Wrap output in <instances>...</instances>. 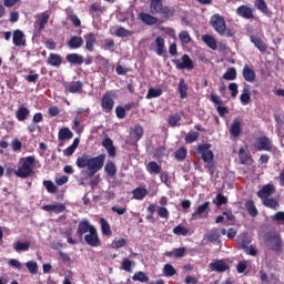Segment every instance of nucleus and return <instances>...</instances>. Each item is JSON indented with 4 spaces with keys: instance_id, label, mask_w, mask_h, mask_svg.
Returning <instances> with one entry per match:
<instances>
[{
    "instance_id": "f257e3e1",
    "label": "nucleus",
    "mask_w": 284,
    "mask_h": 284,
    "mask_svg": "<svg viewBox=\"0 0 284 284\" xmlns=\"http://www.w3.org/2000/svg\"><path fill=\"white\" fill-rule=\"evenodd\" d=\"M75 165L79 170L88 168V175L92 179L97 172L103 170V165H105V153L94 158L88 153H83L77 159Z\"/></svg>"
},
{
    "instance_id": "f03ea898",
    "label": "nucleus",
    "mask_w": 284,
    "mask_h": 284,
    "mask_svg": "<svg viewBox=\"0 0 284 284\" xmlns=\"http://www.w3.org/2000/svg\"><path fill=\"white\" fill-rule=\"evenodd\" d=\"M77 235L79 236L80 241L89 245L90 247H100L101 245V237H99V232L94 225L90 224V221L82 220L78 224Z\"/></svg>"
},
{
    "instance_id": "7ed1b4c3",
    "label": "nucleus",
    "mask_w": 284,
    "mask_h": 284,
    "mask_svg": "<svg viewBox=\"0 0 284 284\" xmlns=\"http://www.w3.org/2000/svg\"><path fill=\"white\" fill-rule=\"evenodd\" d=\"M34 155H29L20 159V165L18 170L14 171L16 176L18 179H28V176H32L34 174Z\"/></svg>"
},
{
    "instance_id": "20e7f679",
    "label": "nucleus",
    "mask_w": 284,
    "mask_h": 284,
    "mask_svg": "<svg viewBox=\"0 0 284 284\" xmlns=\"http://www.w3.org/2000/svg\"><path fill=\"white\" fill-rule=\"evenodd\" d=\"M211 148L212 144L210 143L199 144L195 152L200 154L202 161L207 164L210 174H214V152L210 150Z\"/></svg>"
},
{
    "instance_id": "39448f33",
    "label": "nucleus",
    "mask_w": 284,
    "mask_h": 284,
    "mask_svg": "<svg viewBox=\"0 0 284 284\" xmlns=\"http://www.w3.org/2000/svg\"><path fill=\"white\" fill-rule=\"evenodd\" d=\"M264 243L272 252H281L283 250V237L276 231H268L264 234Z\"/></svg>"
},
{
    "instance_id": "423d86ee",
    "label": "nucleus",
    "mask_w": 284,
    "mask_h": 284,
    "mask_svg": "<svg viewBox=\"0 0 284 284\" xmlns=\"http://www.w3.org/2000/svg\"><path fill=\"white\" fill-rule=\"evenodd\" d=\"M210 23L212 28L221 37H225V30H227V24L225 23V18L223 16L215 13L211 17Z\"/></svg>"
},
{
    "instance_id": "0eeeda50",
    "label": "nucleus",
    "mask_w": 284,
    "mask_h": 284,
    "mask_svg": "<svg viewBox=\"0 0 284 284\" xmlns=\"http://www.w3.org/2000/svg\"><path fill=\"white\" fill-rule=\"evenodd\" d=\"M254 148L257 152H272V140L267 135H262L255 140Z\"/></svg>"
},
{
    "instance_id": "6e6552de",
    "label": "nucleus",
    "mask_w": 284,
    "mask_h": 284,
    "mask_svg": "<svg viewBox=\"0 0 284 284\" xmlns=\"http://www.w3.org/2000/svg\"><path fill=\"white\" fill-rule=\"evenodd\" d=\"M181 61L175 60V68L178 70H194V61L190 59L189 54H183Z\"/></svg>"
},
{
    "instance_id": "1a4fd4ad",
    "label": "nucleus",
    "mask_w": 284,
    "mask_h": 284,
    "mask_svg": "<svg viewBox=\"0 0 284 284\" xmlns=\"http://www.w3.org/2000/svg\"><path fill=\"white\" fill-rule=\"evenodd\" d=\"M101 108L104 112H112L114 110V99L112 93L105 92L101 99Z\"/></svg>"
},
{
    "instance_id": "9d476101",
    "label": "nucleus",
    "mask_w": 284,
    "mask_h": 284,
    "mask_svg": "<svg viewBox=\"0 0 284 284\" xmlns=\"http://www.w3.org/2000/svg\"><path fill=\"white\" fill-rule=\"evenodd\" d=\"M236 14L242 19L252 20L254 19V9L250 8L247 4H242L237 7Z\"/></svg>"
},
{
    "instance_id": "9b49d317",
    "label": "nucleus",
    "mask_w": 284,
    "mask_h": 284,
    "mask_svg": "<svg viewBox=\"0 0 284 284\" xmlns=\"http://www.w3.org/2000/svg\"><path fill=\"white\" fill-rule=\"evenodd\" d=\"M152 49H154L158 57H163V54H165V39L161 36H158L155 38L154 44H151V50Z\"/></svg>"
},
{
    "instance_id": "f8f14e48",
    "label": "nucleus",
    "mask_w": 284,
    "mask_h": 284,
    "mask_svg": "<svg viewBox=\"0 0 284 284\" xmlns=\"http://www.w3.org/2000/svg\"><path fill=\"white\" fill-rule=\"evenodd\" d=\"M274 192H276V187L274 186V184H266L262 186L260 191H257V196L262 201H265L266 199H270V196H272Z\"/></svg>"
},
{
    "instance_id": "ddd939ff",
    "label": "nucleus",
    "mask_w": 284,
    "mask_h": 284,
    "mask_svg": "<svg viewBox=\"0 0 284 284\" xmlns=\"http://www.w3.org/2000/svg\"><path fill=\"white\" fill-rule=\"evenodd\" d=\"M242 75L244 81L247 83H254L256 81V71L250 67V64H245L243 70H242Z\"/></svg>"
},
{
    "instance_id": "4468645a",
    "label": "nucleus",
    "mask_w": 284,
    "mask_h": 284,
    "mask_svg": "<svg viewBox=\"0 0 284 284\" xmlns=\"http://www.w3.org/2000/svg\"><path fill=\"white\" fill-rule=\"evenodd\" d=\"M85 50L89 52H94V45H97V34L89 32L84 34Z\"/></svg>"
},
{
    "instance_id": "2eb2a0df",
    "label": "nucleus",
    "mask_w": 284,
    "mask_h": 284,
    "mask_svg": "<svg viewBox=\"0 0 284 284\" xmlns=\"http://www.w3.org/2000/svg\"><path fill=\"white\" fill-rule=\"evenodd\" d=\"M13 45L16 48H21L22 45H26V34L21 30L13 31L12 36Z\"/></svg>"
},
{
    "instance_id": "dca6fc26",
    "label": "nucleus",
    "mask_w": 284,
    "mask_h": 284,
    "mask_svg": "<svg viewBox=\"0 0 284 284\" xmlns=\"http://www.w3.org/2000/svg\"><path fill=\"white\" fill-rule=\"evenodd\" d=\"M212 272H227L230 270V264L225 263L223 260H216L210 264Z\"/></svg>"
},
{
    "instance_id": "f3484780",
    "label": "nucleus",
    "mask_w": 284,
    "mask_h": 284,
    "mask_svg": "<svg viewBox=\"0 0 284 284\" xmlns=\"http://www.w3.org/2000/svg\"><path fill=\"white\" fill-rule=\"evenodd\" d=\"M67 92H70L71 94H77L83 92V82L81 81H71L65 87Z\"/></svg>"
},
{
    "instance_id": "a211bd4d",
    "label": "nucleus",
    "mask_w": 284,
    "mask_h": 284,
    "mask_svg": "<svg viewBox=\"0 0 284 284\" xmlns=\"http://www.w3.org/2000/svg\"><path fill=\"white\" fill-rule=\"evenodd\" d=\"M139 19L145 23V26H156L159 19L150 13L141 12Z\"/></svg>"
},
{
    "instance_id": "6ab92c4d",
    "label": "nucleus",
    "mask_w": 284,
    "mask_h": 284,
    "mask_svg": "<svg viewBox=\"0 0 284 284\" xmlns=\"http://www.w3.org/2000/svg\"><path fill=\"white\" fill-rule=\"evenodd\" d=\"M65 60L72 65H83L84 58L79 53H69L67 54Z\"/></svg>"
},
{
    "instance_id": "aec40b11",
    "label": "nucleus",
    "mask_w": 284,
    "mask_h": 284,
    "mask_svg": "<svg viewBox=\"0 0 284 284\" xmlns=\"http://www.w3.org/2000/svg\"><path fill=\"white\" fill-rule=\"evenodd\" d=\"M42 210H44V212L61 214V212H65V206L63 204H47L42 206Z\"/></svg>"
},
{
    "instance_id": "412c9836",
    "label": "nucleus",
    "mask_w": 284,
    "mask_h": 284,
    "mask_svg": "<svg viewBox=\"0 0 284 284\" xmlns=\"http://www.w3.org/2000/svg\"><path fill=\"white\" fill-rule=\"evenodd\" d=\"M48 21H50V11H44L40 14V19L38 22V31L42 32V30H45V26H48Z\"/></svg>"
},
{
    "instance_id": "4be33fe9",
    "label": "nucleus",
    "mask_w": 284,
    "mask_h": 284,
    "mask_svg": "<svg viewBox=\"0 0 284 284\" xmlns=\"http://www.w3.org/2000/svg\"><path fill=\"white\" fill-rule=\"evenodd\" d=\"M74 136V133L71 132L70 128L64 126L59 130L58 139L59 141H70Z\"/></svg>"
},
{
    "instance_id": "5701e85b",
    "label": "nucleus",
    "mask_w": 284,
    "mask_h": 284,
    "mask_svg": "<svg viewBox=\"0 0 284 284\" xmlns=\"http://www.w3.org/2000/svg\"><path fill=\"white\" fill-rule=\"evenodd\" d=\"M68 45L71 50H79V48H82L83 45V38L79 36H73L68 41Z\"/></svg>"
},
{
    "instance_id": "b1692460",
    "label": "nucleus",
    "mask_w": 284,
    "mask_h": 284,
    "mask_svg": "<svg viewBox=\"0 0 284 284\" xmlns=\"http://www.w3.org/2000/svg\"><path fill=\"white\" fill-rule=\"evenodd\" d=\"M63 63V58L57 53H50L48 58V64L53 68H59Z\"/></svg>"
},
{
    "instance_id": "393cba45",
    "label": "nucleus",
    "mask_w": 284,
    "mask_h": 284,
    "mask_svg": "<svg viewBox=\"0 0 284 284\" xmlns=\"http://www.w3.org/2000/svg\"><path fill=\"white\" fill-rule=\"evenodd\" d=\"M251 42H253V44L255 45V48H257V50H260V52H267V44H265L263 39L256 36H252Z\"/></svg>"
},
{
    "instance_id": "a878e982",
    "label": "nucleus",
    "mask_w": 284,
    "mask_h": 284,
    "mask_svg": "<svg viewBox=\"0 0 284 284\" xmlns=\"http://www.w3.org/2000/svg\"><path fill=\"white\" fill-rule=\"evenodd\" d=\"M202 41L210 48L211 50H216L219 44L216 43V38L214 36L204 34L202 37Z\"/></svg>"
},
{
    "instance_id": "bb28decb",
    "label": "nucleus",
    "mask_w": 284,
    "mask_h": 284,
    "mask_svg": "<svg viewBox=\"0 0 284 284\" xmlns=\"http://www.w3.org/2000/svg\"><path fill=\"white\" fill-rule=\"evenodd\" d=\"M163 10V0H151L150 12L151 14H160Z\"/></svg>"
},
{
    "instance_id": "cd10ccee",
    "label": "nucleus",
    "mask_w": 284,
    "mask_h": 284,
    "mask_svg": "<svg viewBox=\"0 0 284 284\" xmlns=\"http://www.w3.org/2000/svg\"><path fill=\"white\" fill-rule=\"evenodd\" d=\"M100 227L103 236H112V229L110 227V222L105 217L100 219Z\"/></svg>"
},
{
    "instance_id": "c85d7f7f",
    "label": "nucleus",
    "mask_w": 284,
    "mask_h": 284,
    "mask_svg": "<svg viewBox=\"0 0 284 284\" xmlns=\"http://www.w3.org/2000/svg\"><path fill=\"white\" fill-rule=\"evenodd\" d=\"M239 159L242 165H247V163L252 161V154L250 152H246L245 149L241 148L239 150Z\"/></svg>"
},
{
    "instance_id": "c756f323",
    "label": "nucleus",
    "mask_w": 284,
    "mask_h": 284,
    "mask_svg": "<svg viewBox=\"0 0 284 284\" xmlns=\"http://www.w3.org/2000/svg\"><path fill=\"white\" fill-rule=\"evenodd\" d=\"M103 14V12H108V8L101 6V2H93L89 9V14L94 16V13Z\"/></svg>"
},
{
    "instance_id": "7c9ffc66",
    "label": "nucleus",
    "mask_w": 284,
    "mask_h": 284,
    "mask_svg": "<svg viewBox=\"0 0 284 284\" xmlns=\"http://www.w3.org/2000/svg\"><path fill=\"white\" fill-rule=\"evenodd\" d=\"M30 116V109L26 106H20L16 112V119L18 121H26Z\"/></svg>"
},
{
    "instance_id": "2f4dec72",
    "label": "nucleus",
    "mask_w": 284,
    "mask_h": 284,
    "mask_svg": "<svg viewBox=\"0 0 284 284\" xmlns=\"http://www.w3.org/2000/svg\"><path fill=\"white\" fill-rule=\"evenodd\" d=\"M132 194L135 201H143L148 194V189L139 186L132 191Z\"/></svg>"
},
{
    "instance_id": "473e14b6",
    "label": "nucleus",
    "mask_w": 284,
    "mask_h": 284,
    "mask_svg": "<svg viewBox=\"0 0 284 284\" xmlns=\"http://www.w3.org/2000/svg\"><path fill=\"white\" fill-rule=\"evenodd\" d=\"M240 101L243 105H248L250 101H252V95L250 94V85H245L243 88Z\"/></svg>"
},
{
    "instance_id": "72a5a7b5",
    "label": "nucleus",
    "mask_w": 284,
    "mask_h": 284,
    "mask_svg": "<svg viewBox=\"0 0 284 284\" xmlns=\"http://www.w3.org/2000/svg\"><path fill=\"white\" fill-rule=\"evenodd\" d=\"M236 77H239V73L236 72V68L231 67L222 75V79H224V81H236Z\"/></svg>"
},
{
    "instance_id": "f704fd0d",
    "label": "nucleus",
    "mask_w": 284,
    "mask_h": 284,
    "mask_svg": "<svg viewBox=\"0 0 284 284\" xmlns=\"http://www.w3.org/2000/svg\"><path fill=\"white\" fill-rule=\"evenodd\" d=\"M79 143H81V140H79V138H75L73 140L72 144L63 151V155L72 156V154H74V152H77V148H79Z\"/></svg>"
},
{
    "instance_id": "c9c22d12",
    "label": "nucleus",
    "mask_w": 284,
    "mask_h": 284,
    "mask_svg": "<svg viewBox=\"0 0 284 284\" xmlns=\"http://www.w3.org/2000/svg\"><path fill=\"white\" fill-rule=\"evenodd\" d=\"M262 203L270 210H278L281 207V204L274 197H266V200H262Z\"/></svg>"
},
{
    "instance_id": "e433bc0d",
    "label": "nucleus",
    "mask_w": 284,
    "mask_h": 284,
    "mask_svg": "<svg viewBox=\"0 0 284 284\" xmlns=\"http://www.w3.org/2000/svg\"><path fill=\"white\" fill-rule=\"evenodd\" d=\"M160 13L164 19H172V17L176 14V9H174V7L164 6L162 7V11H160Z\"/></svg>"
},
{
    "instance_id": "4c0bfd02",
    "label": "nucleus",
    "mask_w": 284,
    "mask_h": 284,
    "mask_svg": "<svg viewBox=\"0 0 284 284\" xmlns=\"http://www.w3.org/2000/svg\"><path fill=\"white\" fill-rule=\"evenodd\" d=\"M149 174H161V165L156 161H151L146 164Z\"/></svg>"
},
{
    "instance_id": "58836bf2",
    "label": "nucleus",
    "mask_w": 284,
    "mask_h": 284,
    "mask_svg": "<svg viewBox=\"0 0 284 284\" xmlns=\"http://www.w3.org/2000/svg\"><path fill=\"white\" fill-rule=\"evenodd\" d=\"M254 6L256 10L262 12V14H267L270 12V8L267 7V2H265V0H255Z\"/></svg>"
},
{
    "instance_id": "ea45409f",
    "label": "nucleus",
    "mask_w": 284,
    "mask_h": 284,
    "mask_svg": "<svg viewBox=\"0 0 284 284\" xmlns=\"http://www.w3.org/2000/svg\"><path fill=\"white\" fill-rule=\"evenodd\" d=\"M187 83H185L184 79H181L178 85V91L180 92L181 99H187Z\"/></svg>"
},
{
    "instance_id": "a19ab883",
    "label": "nucleus",
    "mask_w": 284,
    "mask_h": 284,
    "mask_svg": "<svg viewBox=\"0 0 284 284\" xmlns=\"http://www.w3.org/2000/svg\"><path fill=\"white\" fill-rule=\"evenodd\" d=\"M245 207L250 216H258V210L256 209V204L252 200L246 201Z\"/></svg>"
},
{
    "instance_id": "79ce46f5",
    "label": "nucleus",
    "mask_w": 284,
    "mask_h": 284,
    "mask_svg": "<svg viewBox=\"0 0 284 284\" xmlns=\"http://www.w3.org/2000/svg\"><path fill=\"white\" fill-rule=\"evenodd\" d=\"M13 250L17 252H28L30 250V242L17 241L13 243Z\"/></svg>"
},
{
    "instance_id": "37998d69",
    "label": "nucleus",
    "mask_w": 284,
    "mask_h": 284,
    "mask_svg": "<svg viewBox=\"0 0 284 284\" xmlns=\"http://www.w3.org/2000/svg\"><path fill=\"white\" fill-rule=\"evenodd\" d=\"M104 172H106L109 176H116V164L112 161H108L104 165Z\"/></svg>"
},
{
    "instance_id": "c03bdc74",
    "label": "nucleus",
    "mask_w": 284,
    "mask_h": 284,
    "mask_svg": "<svg viewBox=\"0 0 284 284\" xmlns=\"http://www.w3.org/2000/svg\"><path fill=\"white\" fill-rule=\"evenodd\" d=\"M173 234H175V236H187V234H190V229L183 226V225H178L172 230Z\"/></svg>"
},
{
    "instance_id": "a18cd8bd",
    "label": "nucleus",
    "mask_w": 284,
    "mask_h": 284,
    "mask_svg": "<svg viewBox=\"0 0 284 284\" xmlns=\"http://www.w3.org/2000/svg\"><path fill=\"white\" fill-rule=\"evenodd\" d=\"M207 210H210V202H204L197 206L196 211L192 214V217L196 219V216H201V214H204Z\"/></svg>"
},
{
    "instance_id": "49530a36",
    "label": "nucleus",
    "mask_w": 284,
    "mask_h": 284,
    "mask_svg": "<svg viewBox=\"0 0 284 284\" xmlns=\"http://www.w3.org/2000/svg\"><path fill=\"white\" fill-rule=\"evenodd\" d=\"M213 203L214 205H216V207L227 205V196L223 195L222 193H217L215 199L213 200Z\"/></svg>"
},
{
    "instance_id": "de8ad7c7",
    "label": "nucleus",
    "mask_w": 284,
    "mask_h": 284,
    "mask_svg": "<svg viewBox=\"0 0 284 284\" xmlns=\"http://www.w3.org/2000/svg\"><path fill=\"white\" fill-rule=\"evenodd\" d=\"M161 94H163V89H154V88H150L145 99H159V97H161Z\"/></svg>"
},
{
    "instance_id": "09e8293b",
    "label": "nucleus",
    "mask_w": 284,
    "mask_h": 284,
    "mask_svg": "<svg viewBox=\"0 0 284 284\" xmlns=\"http://www.w3.org/2000/svg\"><path fill=\"white\" fill-rule=\"evenodd\" d=\"M232 136H241V121L234 120L231 125Z\"/></svg>"
},
{
    "instance_id": "8fccbe9b",
    "label": "nucleus",
    "mask_w": 284,
    "mask_h": 284,
    "mask_svg": "<svg viewBox=\"0 0 284 284\" xmlns=\"http://www.w3.org/2000/svg\"><path fill=\"white\" fill-rule=\"evenodd\" d=\"M144 130L141 124H138L133 129V136L136 142L141 141L143 139Z\"/></svg>"
},
{
    "instance_id": "3c124183",
    "label": "nucleus",
    "mask_w": 284,
    "mask_h": 284,
    "mask_svg": "<svg viewBox=\"0 0 284 284\" xmlns=\"http://www.w3.org/2000/svg\"><path fill=\"white\" fill-rule=\"evenodd\" d=\"M26 267L30 274H39V264L36 261L27 262Z\"/></svg>"
},
{
    "instance_id": "603ef678",
    "label": "nucleus",
    "mask_w": 284,
    "mask_h": 284,
    "mask_svg": "<svg viewBox=\"0 0 284 284\" xmlns=\"http://www.w3.org/2000/svg\"><path fill=\"white\" fill-rule=\"evenodd\" d=\"M132 281H139L140 283H149L150 277H148L145 273L140 271L132 276Z\"/></svg>"
},
{
    "instance_id": "864d4df0",
    "label": "nucleus",
    "mask_w": 284,
    "mask_h": 284,
    "mask_svg": "<svg viewBox=\"0 0 284 284\" xmlns=\"http://www.w3.org/2000/svg\"><path fill=\"white\" fill-rule=\"evenodd\" d=\"M43 185H44L47 192H49V194H57L58 189H57V185H54V182H52L50 180H44Z\"/></svg>"
},
{
    "instance_id": "5fc2aeb1",
    "label": "nucleus",
    "mask_w": 284,
    "mask_h": 284,
    "mask_svg": "<svg viewBox=\"0 0 284 284\" xmlns=\"http://www.w3.org/2000/svg\"><path fill=\"white\" fill-rule=\"evenodd\" d=\"M207 241L210 243H216L221 239V234L219 233V230L213 229L206 236Z\"/></svg>"
},
{
    "instance_id": "6e6d98bb",
    "label": "nucleus",
    "mask_w": 284,
    "mask_h": 284,
    "mask_svg": "<svg viewBox=\"0 0 284 284\" xmlns=\"http://www.w3.org/2000/svg\"><path fill=\"white\" fill-rule=\"evenodd\" d=\"M175 159L178 161H185L187 159V149L185 146H181L176 152H175Z\"/></svg>"
},
{
    "instance_id": "4d7b16f0",
    "label": "nucleus",
    "mask_w": 284,
    "mask_h": 284,
    "mask_svg": "<svg viewBox=\"0 0 284 284\" xmlns=\"http://www.w3.org/2000/svg\"><path fill=\"white\" fill-rule=\"evenodd\" d=\"M24 79L28 83H37L39 81V73L36 70H29V74Z\"/></svg>"
},
{
    "instance_id": "13d9d810",
    "label": "nucleus",
    "mask_w": 284,
    "mask_h": 284,
    "mask_svg": "<svg viewBox=\"0 0 284 284\" xmlns=\"http://www.w3.org/2000/svg\"><path fill=\"white\" fill-rule=\"evenodd\" d=\"M179 39H180L181 43H183L184 45H187V43H190L192 41V37H190V33L187 31L180 32Z\"/></svg>"
},
{
    "instance_id": "bf43d9fd",
    "label": "nucleus",
    "mask_w": 284,
    "mask_h": 284,
    "mask_svg": "<svg viewBox=\"0 0 284 284\" xmlns=\"http://www.w3.org/2000/svg\"><path fill=\"white\" fill-rule=\"evenodd\" d=\"M185 143H194L199 141V132L191 131L184 138Z\"/></svg>"
},
{
    "instance_id": "052dcab7",
    "label": "nucleus",
    "mask_w": 284,
    "mask_h": 284,
    "mask_svg": "<svg viewBox=\"0 0 284 284\" xmlns=\"http://www.w3.org/2000/svg\"><path fill=\"white\" fill-rule=\"evenodd\" d=\"M179 121H181V115L179 113L169 116L168 123L171 125V128H176L179 125Z\"/></svg>"
},
{
    "instance_id": "680f3d73",
    "label": "nucleus",
    "mask_w": 284,
    "mask_h": 284,
    "mask_svg": "<svg viewBox=\"0 0 284 284\" xmlns=\"http://www.w3.org/2000/svg\"><path fill=\"white\" fill-rule=\"evenodd\" d=\"M229 90L231 92L232 99H236V97H239V84L237 83L231 82L229 84Z\"/></svg>"
},
{
    "instance_id": "e2e57ef3",
    "label": "nucleus",
    "mask_w": 284,
    "mask_h": 284,
    "mask_svg": "<svg viewBox=\"0 0 284 284\" xmlns=\"http://www.w3.org/2000/svg\"><path fill=\"white\" fill-rule=\"evenodd\" d=\"M163 273L166 276H174L176 274V268H174L172 264H165L163 268Z\"/></svg>"
},
{
    "instance_id": "0e129e2a",
    "label": "nucleus",
    "mask_w": 284,
    "mask_h": 284,
    "mask_svg": "<svg viewBox=\"0 0 284 284\" xmlns=\"http://www.w3.org/2000/svg\"><path fill=\"white\" fill-rule=\"evenodd\" d=\"M73 128H72V130H74V132H77V134H81V132H83V130H84V126H83V124H81V121L79 120V118H75L74 120H73Z\"/></svg>"
},
{
    "instance_id": "69168bd1",
    "label": "nucleus",
    "mask_w": 284,
    "mask_h": 284,
    "mask_svg": "<svg viewBox=\"0 0 284 284\" xmlns=\"http://www.w3.org/2000/svg\"><path fill=\"white\" fill-rule=\"evenodd\" d=\"M115 36H118V37H131L132 33L130 32V30H128L123 27H119L115 31Z\"/></svg>"
},
{
    "instance_id": "338daca9",
    "label": "nucleus",
    "mask_w": 284,
    "mask_h": 284,
    "mask_svg": "<svg viewBox=\"0 0 284 284\" xmlns=\"http://www.w3.org/2000/svg\"><path fill=\"white\" fill-rule=\"evenodd\" d=\"M158 216L160 219H170V211L165 206H161L158 209Z\"/></svg>"
},
{
    "instance_id": "774afa93",
    "label": "nucleus",
    "mask_w": 284,
    "mask_h": 284,
    "mask_svg": "<svg viewBox=\"0 0 284 284\" xmlns=\"http://www.w3.org/2000/svg\"><path fill=\"white\" fill-rule=\"evenodd\" d=\"M272 221H276L277 223H284V212L278 211L272 216Z\"/></svg>"
}]
</instances>
